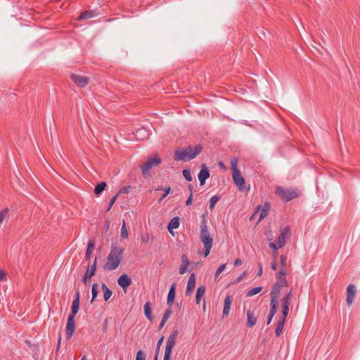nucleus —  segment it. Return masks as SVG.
Masks as SVG:
<instances>
[{
	"label": "nucleus",
	"mask_w": 360,
	"mask_h": 360,
	"mask_svg": "<svg viewBox=\"0 0 360 360\" xmlns=\"http://www.w3.org/2000/svg\"><path fill=\"white\" fill-rule=\"evenodd\" d=\"M174 160L176 161L180 160V149L177 148L174 153Z\"/></svg>",
	"instance_id": "50"
},
{
	"label": "nucleus",
	"mask_w": 360,
	"mask_h": 360,
	"mask_svg": "<svg viewBox=\"0 0 360 360\" xmlns=\"http://www.w3.org/2000/svg\"><path fill=\"white\" fill-rule=\"evenodd\" d=\"M179 224L180 219L179 217H174L171 219L167 226L168 231L170 233V234L174 236L173 229H177L179 226Z\"/></svg>",
	"instance_id": "21"
},
{
	"label": "nucleus",
	"mask_w": 360,
	"mask_h": 360,
	"mask_svg": "<svg viewBox=\"0 0 360 360\" xmlns=\"http://www.w3.org/2000/svg\"><path fill=\"white\" fill-rule=\"evenodd\" d=\"M246 275V272L245 271L242 275H240L236 280V283L240 282Z\"/></svg>",
	"instance_id": "55"
},
{
	"label": "nucleus",
	"mask_w": 360,
	"mask_h": 360,
	"mask_svg": "<svg viewBox=\"0 0 360 360\" xmlns=\"http://www.w3.org/2000/svg\"><path fill=\"white\" fill-rule=\"evenodd\" d=\"M160 190H162V188L160 187L155 189V191H160ZM163 191H165V193L163 195H165V196H167L170 191V187H167V188L163 189Z\"/></svg>",
	"instance_id": "49"
},
{
	"label": "nucleus",
	"mask_w": 360,
	"mask_h": 360,
	"mask_svg": "<svg viewBox=\"0 0 360 360\" xmlns=\"http://www.w3.org/2000/svg\"><path fill=\"white\" fill-rule=\"evenodd\" d=\"M167 321H163V320L162 319L160 323V326H159V329H162L163 328V326H165V323Z\"/></svg>",
	"instance_id": "59"
},
{
	"label": "nucleus",
	"mask_w": 360,
	"mask_h": 360,
	"mask_svg": "<svg viewBox=\"0 0 360 360\" xmlns=\"http://www.w3.org/2000/svg\"><path fill=\"white\" fill-rule=\"evenodd\" d=\"M74 300L79 301V290L76 291V292H75V298L74 299Z\"/></svg>",
	"instance_id": "57"
},
{
	"label": "nucleus",
	"mask_w": 360,
	"mask_h": 360,
	"mask_svg": "<svg viewBox=\"0 0 360 360\" xmlns=\"http://www.w3.org/2000/svg\"><path fill=\"white\" fill-rule=\"evenodd\" d=\"M181 262L183 263V265H181V274H184L186 271V268L188 265V260L187 259V257L184 255H181Z\"/></svg>",
	"instance_id": "34"
},
{
	"label": "nucleus",
	"mask_w": 360,
	"mask_h": 360,
	"mask_svg": "<svg viewBox=\"0 0 360 360\" xmlns=\"http://www.w3.org/2000/svg\"><path fill=\"white\" fill-rule=\"evenodd\" d=\"M7 214H8V210L7 209H5V210H2L1 212H0V225L4 221L6 217L7 216Z\"/></svg>",
	"instance_id": "42"
},
{
	"label": "nucleus",
	"mask_w": 360,
	"mask_h": 360,
	"mask_svg": "<svg viewBox=\"0 0 360 360\" xmlns=\"http://www.w3.org/2000/svg\"><path fill=\"white\" fill-rule=\"evenodd\" d=\"M94 16V13L93 11H87L85 12H83L80 16L79 17V19H88L93 18Z\"/></svg>",
	"instance_id": "33"
},
{
	"label": "nucleus",
	"mask_w": 360,
	"mask_h": 360,
	"mask_svg": "<svg viewBox=\"0 0 360 360\" xmlns=\"http://www.w3.org/2000/svg\"><path fill=\"white\" fill-rule=\"evenodd\" d=\"M141 240L142 243L148 244L150 240V237L149 234L146 233V234L142 235L141 237Z\"/></svg>",
	"instance_id": "39"
},
{
	"label": "nucleus",
	"mask_w": 360,
	"mask_h": 360,
	"mask_svg": "<svg viewBox=\"0 0 360 360\" xmlns=\"http://www.w3.org/2000/svg\"><path fill=\"white\" fill-rule=\"evenodd\" d=\"M280 260H281V269H285L286 271V269H287V262H288V258L285 255H281L280 257Z\"/></svg>",
	"instance_id": "37"
},
{
	"label": "nucleus",
	"mask_w": 360,
	"mask_h": 360,
	"mask_svg": "<svg viewBox=\"0 0 360 360\" xmlns=\"http://www.w3.org/2000/svg\"><path fill=\"white\" fill-rule=\"evenodd\" d=\"M200 228V239L205 247L204 256L206 257L209 255L212 249L213 245V238L210 236L208 231L207 220L205 216H202Z\"/></svg>",
	"instance_id": "2"
},
{
	"label": "nucleus",
	"mask_w": 360,
	"mask_h": 360,
	"mask_svg": "<svg viewBox=\"0 0 360 360\" xmlns=\"http://www.w3.org/2000/svg\"><path fill=\"white\" fill-rule=\"evenodd\" d=\"M106 184L104 181H102L98 184L94 188V193L97 195H100L105 188Z\"/></svg>",
	"instance_id": "31"
},
{
	"label": "nucleus",
	"mask_w": 360,
	"mask_h": 360,
	"mask_svg": "<svg viewBox=\"0 0 360 360\" xmlns=\"http://www.w3.org/2000/svg\"><path fill=\"white\" fill-rule=\"evenodd\" d=\"M271 295V309L269 311V314L271 315H275L277 311V307L278 304V298L279 295H276L273 294H270Z\"/></svg>",
	"instance_id": "19"
},
{
	"label": "nucleus",
	"mask_w": 360,
	"mask_h": 360,
	"mask_svg": "<svg viewBox=\"0 0 360 360\" xmlns=\"http://www.w3.org/2000/svg\"><path fill=\"white\" fill-rule=\"evenodd\" d=\"M98 285L97 283H94L92 285V289H91L92 298H91V302H93L94 301V300L96 298L98 292Z\"/></svg>",
	"instance_id": "35"
},
{
	"label": "nucleus",
	"mask_w": 360,
	"mask_h": 360,
	"mask_svg": "<svg viewBox=\"0 0 360 360\" xmlns=\"http://www.w3.org/2000/svg\"><path fill=\"white\" fill-rule=\"evenodd\" d=\"M292 295V290H290V292H288L285 296H288L289 299L291 300Z\"/></svg>",
	"instance_id": "61"
},
{
	"label": "nucleus",
	"mask_w": 360,
	"mask_h": 360,
	"mask_svg": "<svg viewBox=\"0 0 360 360\" xmlns=\"http://www.w3.org/2000/svg\"><path fill=\"white\" fill-rule=\"evenodd\" d=\"M159 353L155 352L154 360H158Z\"/></svg>",
	"instance_id": "64"
},
{
	"label": "nucleus",
	"mask_w": 360,
	"mask_h": 360,
	"mask_svg": "<svg viewBox=\"0 0 360 360\" xmlns=\"http://www.w3.org/2000/svg\"><path fill=\"white\" fill-rule=\"evenodd\" d=\"M230 163L233 172L232 176L233 182L238 190L243 191L245 188V179L238 168V160L237 158L231 159Z\"/></svg>",
	"instance_id": "3"
},
{
	"label": "nucleus",
	"mask_w": 360,
	"mask_h": 360,
	"mask_svg": "<svg viewBox=\"0 0 360 360\" xmlns=\"http://www.w3.org/2000/svg\"><path fill=\"white\" fill-rule=\"evenodd\" d=\"M161 162V159L157 155L154 158H149L142 166L141 170L144 177L150 174V170L152 167L157 166Z\"/></svg>",
	"instance_id": "6"
},
{
	"label": "nucleus",
	"mask_w": 360,
	"mask_h": 360,
	"mask_svg": "<svg viewBox=\"0 0 360 360\" xmlns=\"http://www.w3.org/2000/svg\"><path fill=\"white\" fill-rule=\"evenodd\" d=\"M259 271L257 273V276H261L262 274V266L261 264H258Z\"/></svg>",
	"instance_id": "53"
},
{
	"label": "nucleus",
	"mask_w": 360,
	"mask_h": 360,
	"mask_svg": "<svg viewBox=\"0 0 360 360\" xmlns=\"http://www.w3.org/2000/svg\"><path fill=\"white\" fill-rule=\"evenodd\" d=\"M124 249L112 245L110 254L108 256L107 262L103 268L107 271H113L116 269L123 259Z\"/></svg>",
	"instance_id": "1"
},
{
	"label": "nucleus",
	"mask_w": 360,
	"mask_h": 360,
	"mask_svg": "<svg viewBox=\"0 0 360 360\" xmlns=\"http://www.w3.org/2000/svg\"><path fill=\"white\" fill-rule=\"evenodd\" d=\"M150 134V130L147 129L145 127H141L136 130V131L134 132V137L137 140H145L148 139Z\"/></svg>",
	"instance_id": "15"
},
{
	"label": "nucleus",
	"mask_w": 360,
	"mask_h": 360,
	"mask_svg": "<svg viewBox=\"0 0 360 360\" xmlns=\"http://www.w3.org/2000/svg\"><path fill=\"white\" fill-rule=\"evenodd\" d=\"M75 330V318L68 316V323L66 325V338L70 340Z\"/></svg>",
	"instance_id": "13"
},
{
	"label": "nucleus",
	"mask_w": 360,
	"mask_h": 360,
	"mask_svg": "<svg viewBox=\"0 0 360 360\" xmlns=\"http://www.w3.org/2000/svg\"><path fill=\"white\" fill-rule=\"evenodd\" d=\"M129 191H130V186H124L120 190V191L117 194L119 195L121 193H128L129 192Z\"/></svg>",
	"instance_id": "46"
},
{
	"label": "nucleus",
	"mask_w": 360,
	"mask_h": 360,
	"mask_svg": "<svg viewBox=\"0 0 360 360\" xmlns=\"http://www.w3.org/2000/svg\"><path fill=\"white\" fill-rule=\"evenodd\" d=\"M191 203H192V193H191L190 196L187 199V200L186 202V205H191Z\"/></svg>",
	"instance_id": "52"
},
{
	"label": "nucleus",
	"mask_w": 360,
	"mask_h": 360,
	"mask_svg": "<svg viewBox=\"0 0 360 360\" xmlns=\"http://www.w3.org/2000/svg\"><path fill=\"white\" fill-rule=\"evenodd\" d=\"M117 196H118V194H117L115 196L112 197V198L110 199V201L109 205H108V208H107V211H109V210L111 209V207H112V206L113 205V204L115 203V200H116V199H117Z\"/></svg>",
	"instance_id": "45"
},
{
	"label": "nucleus",
	"mask_w": 360,
	"mask_h": 360,
	"mask_svg": "<svg viewBox=\"0 0 360 360\" xmlns=\"http://www.w3.org/2000/svg\"><path fill=\"white\" fill-rule=\"evenodd\" d=\"M276 193L285 202H288L298 196L295 191H291L281 187L276 188Z\"/></svg>",
	"instance_id": "7"
},
{
	"label": "nucleus",
	"mask_w": 360,
	"mask_h": 360,
	"mask_svg": "<svg viewBox=\"0 0 360 360\" xmlns=\"http://www.w3.org/2000/svg\"><path fill=\"white\" fill-rule=\"evenodd\" d=\"M205 293V288L203 285L198 287L196 292L195 301L196 304H199L200 302L201 298L203 297Z\"/></svg>",
	"instance_id": "26"
},
{
	"label": "nucleus",
	"mask_w": 360,
	"mask_h": 360,
	"mask_svg": "<svg viewBox=\"0 0 360 360\" xmlns=\"http://www.w3.org/2000/svg\"><path fill=\"white\" fill-rule=\"evenodd\" d=\"M262 288L259 286V287H256V288H254L251 290H250L248 292H247V296L248 297H251V296H253L257 293H259L261 290H262Z\"/></svg>",
	"instance_id": "36"
},
{
	"label": "nucleus",
	"mask_w": 360,
	"mask_h": 360,
	"mask_svg": "<svg viewBox=\"0 0 360 360\" xmlns=\"http://www.w3.org/2000/svg\"><path fill=\"white\" fill-rule=\"evenodd\" d=\"M4 276H5V273L2 270H0V281L3 280Z\"/></svg>",
	"instance_id": "58"
},
{
	"label": "nucleus",
	"mask_w": 360,
	"mask_h": 360,
	"mask_svg": "<svg viewBox=\"0 0 360 360\" xmlns=\"http://www.w3.org/2000/svg\"><path fill=\"white\" fill-rule=\"evenodd\" d=\"M242 260L240 259H236L235 261H234V266H238L242 264Z\"/></svg>",
	"instance_id": "51"
},
{
	"label": "nucleus",
	"mask_w": 360,
	"mask_h": 360,
	"mask_svg": "<svg viewBox=\"0 0 360 360\" xmlns=\"http://www.w3.org/2000/svg\"><path fill=\"white\" fill-rule=\"evenodd\" d=\"M195 275L194 273H192L190 275V277H189V279H188V281L187 283L186 295H188L191 294L195 289Z\"/></svg>",
	"instance_id": "20"
},
{
	"label": "nucleus",
	"mask_w": 360,
	"mask_h": 360,
	"mask_svg": "<svg viewBox=\"0 0 360 360\" xmlns=\"http://www.w3.org/2000/svg\"><path fill=\"white\" fill-rule=\"evenodd\" d=\"M285 275L286 271L285 269H281L276 274V283L274 285L270 294L279 295L281 288L287 285Z\"/></svg>",
	"instance_id": "5"
},
{
	"label": "nucleus",
	"mask_w": 360,
	"mask_h": 360,
	"mask_svg": "<svg viewBox=\"0 0 360 360\" xmlns=\"http://www.w3.org/2000/svg\"><path fill=\"white\" fill-rule=\"evenodd\" d=\"M198 177L200 181V186H203L205 181L210 177V171L205 164L202 165L201 169L198 174Z\"/></svg>",
	"instance_id": "12"
},
{
	"label": "nucleus",
	"mask_w": 360,
	"mask_h": 360,
	"mask_svg": "<svg viewBox=\"0 0 360 360\" xmlns=\"http://www.w3.org/2000/svg\"><path fill=\"white\" fill-rule=\"evenodd\" d=\"M165 197H166V196H165V195H162V196L158 199V202H161Z\"/></svg>",
	"instance_id": "62"
},
{
	"label": "nucleus",
	"mask_w": 360,
	"mask_h": 360,
	"mask_svg": "<svg viewBox=\"0 0 360 360\" xmlns=\"http://www.w3.org/2000/svg\"><path fill=\"white\" fill-rule=\"evenodd\" d=\"M269 248H270L271 249H272V250H275V251H276L278 249H279V248H278V244H277V243L276 244V243H273V242H270V243H269Z\"/></svg>",
	"instance_id": "48"
},
{
	"label": "nucleus",
	"mask_w": 360,
	"mask_h": 360,
	"mask_svg": "<svg viewBox=\"0 0 360 360\" xmlns=\"http://www.w3.org/2000/svg\"><path fill=\"white\" fill-rule=\"evenodd\" d=\"M175 284H173L169 291L168 296H167V304L171 307L174 300L175 297Z\"/></svg>",
	"instance_id": "24"
},
{
	"label": "nucleus",
	"mask_w": 360,
	"mask_h": 360,
	"mask_svg": "<svg viewBox=\"0 0 360 360\" xmlns=\"http://www.w3.org/2000/svg\"><path fill=\"white\" fill-rule=\"evenodd\" d=\"M219 200V197L217 195L212 196L210 200V208L212 210Z\"/></svg>",
	"instance_id": "38"
},
{
	"label": "nucleus",
	"mask_w": 360,
	"mask_h": 360,
	"mask_svg": "<svg viewBox=\"0 0 360 360\" xmlns=\"http://www.w3.org/2000/svg\"><path fill=\"white\" fill-rule=\"evenodd\" d=\"M60 343H61V338L59 337L58 340V345H57V347L58 349L59 348L60 345Z\"/></svg>",
	"instance_id": "63"
},
{
	"label": "nucleus",
	"mask_w": 360,
	"mask_h": 360,
	"mask_svg": "<svg viewBox=\"0 0 360 360\" xmlns=\"http://www.w3.org/2000/svg\"><path fill=\"white\" fill-rule=\"evenodd\" d=\"M257 323V318L250 310L247 311V326L252 328Z\"/></svg>",
	"instance_id": "23"
},
{
	"label": "nucleus",
	"mask_w": 360,
	"mask_h": 360,
	"mask_svg": "<svg viewBox=\"0 0 360 360\" xmlns=\"http://www.w3.org/2000/svg\"><path fill=\"white\" fill-rule=\"evenodd\" d=\"M120 238L121 240L127 239L128 238V231L127 229L126 223L124 220H123L121 227Z\"/></svg>",
	"instance_id": "32"
},
{
	"label": "nucleus",
	"mask_w": 360,
	"mask_h": 360,
	"mask_svg": "<svg viewBox=\"0 0 360 360\" xmlns=\"http://www.w3.org/2000/svg\"><path fill=\"white\" fill-rule=\"evenodd\" d=\"M117 283L125 290L131 284V279L127 274H123L118 278Z\"/></svg>",
	"instance_id": "16"
},
{
	"label": "nucleus",
	"mask_w": 360,
	"mask_h": 360,
	"mask_svg": "<svg viewBox=\"0 0 360 360\" xmlns=\"http://www.w3.org/2000/svg\"><path fill=\"white\" fill-rule=\"evenodd\" d=\"M270 210V204L269 202H265L263 206L258 205L257 210L256 211L257 214L259 213V220L258 221H262L269 214Z\"/></svg>",
	"instance_id": "14"
},
{
	"label": "nucleus",
	"mask_w": 360,
	"mask_h": 360,
	"mask_svg": "<svg viewBox=\"0 0 360 360\" xmlns=\"http://www.w3.org/2000/svg\"><path fill=\"white\" fill-rule=\"evenodd\" d=\"M163 340H164V337H162L158 342V344H157V347H156V349H155V352L157 353H159L160 352V347L163 342Z\"/></svg>",
	"instance_id": "47"
},
{
	"label": "nucleus",
	"mask_w": 360,
	"mask_h": 360,
	"mask_svg": "<svg viewBox=\"0 0 360 360\" xmlns=\"http://www.w3.org/2000/svg\"><path fill=\"white\" fill-rule=\"evenodd\" d=\"M290 229L288 226H285L281 229V234L276 240L278 248H282L286 243V239L290 237Z\"/></svg>",
	"instance_id": "8"
},
{
	"label": "nucleus",
	"mask_w": 360,
	"mask_h": 360,
	"mask_svg": "<svg viewBox=\"0 0 360 360\" xmlns=\"http://www.w3.org/2000/svg\"><path fill=\"white\" fill-rule=\"evenodd\" d=\"M170 354L171 353L165 352L164 355V359L163 360H170Z\"/></svg>",
	"instance_id": "54"
},
{
	"label": "nucleus",
	"mask_w": 360,
	"mask_h": 360,
	"mask_svg": "<svg viewBox=\"0 0 360 360\" xmlns=\"http://www.w3.org/2000/svg\"><path fill=\"white\" fill-rule=\"evenodd\" d=\"M226 264L220 265L215 272V278L218 277L219 275L225 269Z\"/></svg>",
	"instance_id": "44"
},
{
	"label": "nucleus",
	"mask_w": 360,
	"mask_h": 360,
	"mask_svg": "<svg viewBox=\"0 0 360 360\" xmlns=\"http://www.w3.org/2000/svg\"><path fill=\"white\" fill-rule=\"evenodd\" d=\"M96 265H97V258L95 257L94 261L92 264V265L86 270L85 272L84 276H83V282L85 285H89V279L94 276L96 270Z\"/></svg>",
	"instance_id": "9"
},
{
	"label": "nucleus",
	"mask_w": 360,
	"mask_h": 360,
	"mask_svg": "<svg viewBox=\"0 0 360 360\" xmlns=\"http://www.w3.org/2000/svg\"><path fill=\"white\" fill-rule=\"evenodd\" d=\"M79 309V301L73 300L72 304L71 313L69 314L68 316H72V317L75 318L77 313L78 312Z\"/></svg>",
	"instance_id": "28"
},
{
	"label": "nucleus",
	"mask_w": 360,
	"mask_h": 360,
	"mask_svg": "<svg viewBox=\"0 0 360 360\" xmlns=\"http://www.w3.org/2000/svg\"><path fill=\"white\" fill-rule=\"evenodd\" d=\"M178 334V330H176L169 335L167 341L166 348L165 351V352L172 353V351L175 345Z\"/></svg>",
	"instance_id": "10"
},
{
	"label": "nucleus",
	"mask_w": 360,
	"mask_h": 360,
	"mask_svg": "<svg viewBox=\"0 0 360 360\" xmlns=\"http://www.w3.org/2000/svg\"><path fill=\"white\" fill-rule=\"evenodd\" d=\"M285 322V319H284V316H283L282 319L278 321L276 328L275 330V333L277 337H279L282 335Z\"/></svg>",
	"instance_id": "25"
},
{
	"label": "nucleus",
	"mask_w": 360,
	"mask_h": 360,
	"mask_svg": "<svg viewBox=\"0 0 360 360\" xmlns=\"http://www.w3.org/2000/svg\"><path fill=\"white\" fill-rule=\"evenodd\" d=\"M146 355L142 350H139L136 353V360H145Z\"/></svg>",
	"instance_id": "41"
},
{
	"label": "nucleus",
	"mask_w": 360,
	"mask_h": 360,
	"mask_svg": "<svg viewBox=\"0 0 360 360\" xmlns=\"http://www.w3.org/2000/svg\"><path fill=\"white\" fill-rule=\"evenodd\" d=\"M290 302L291 300L289 299L288 296H285L282 300V315L284 316V319H286L288 316Z\"/></svg>",
	"instance_id": "18"
},
{
	"label": "nucleus",
	"mask_w": 360,
	"mask_h": 360,
	"mask_svg": "<svg viewBox=\"0 0 360 360\" xmlns=\"http://www.w3.org/2000/svg\"><path fill=\"white\" fill-rule=\"evenodd\" d=\"M202 150L201 145L188 146L181 148V161L188 162L195 158Z\"/></svg>",
	"instance_id": "4"
},
{
	"label": "nucleus",
	"mask_w": 360,
	"mask_h": 360,
	"mask_svg": "<svg viewBox=\"0 0 360 360\" xmlns=\"http://www.w3.org/2000/svg\"><path fill=\"white\" fill-rule=\"evenodd\" d=\"M171 313H172V310H171V308L169 307V309H167L164 314H163V316H162V320L163 321H167L169 317V316L171 315Z\"/></svg>",
	"instance_id": "43"
},
{
	"label": "nucleus",
	"mask_w": 360,
	"mask_h": 360,
	"mask_svg": "<svg viewBox=\"0 0 360 360\" xmlns=\"http://www.w3.org/2000/svg\"><path fill=\"white\" fill-rule=\"evenodd\" d=\"M143 308H144V314H145L146 317L148 320L152 321L153 316H152V314H151L150 303L149 302H146L144 304Z\"/></svg>",
	"instance_id": "30"
},
{
	"label": "nucleus",
	"mask_w": 360,
	"mask_h": 360,
	"mask_svg": "<svg viewBox=\"0 0 360 360\" xmlns=\"http://www.w3.org/2000/svg\"><path fill=\"white\" fill-rule=\"evenodd\" d=\"M102 290L103 292V298L105 301H108L112 296V292L110 290L105 283H102Z\"/></svg>",
	"instance_id": "27"
},
{
	"label": "nucleus",
	"mask_w": 360,
	"mask_h": 360,
	"mask_svg": "<svg viewBox=\"0 0 360 360\" xmlns=\"http://www.w3.org/2000/svg\"><path fill=\"white\" fill-rule=\"evenodd\" d=\"M274 316V315L269 314V318H268V321H267L268 325L271 323Z\"/></svg>",
	"instance_id": "60"
},
{
	"label": "nucleus",
	"mask_w": 360,
	"mask_h": 360,
	"mask_svg": "<svg viewBox=\"0 0 360 360\" xmlns=\"http://www.w3.org/2000/svg\"><path fill=\"white\" fill-rule=\"evenodd\" d=\"M94 248V241L89 240L88 243V245H87V248H86V255H85L86 261H88L90 259V257L93 252Z\"/></svg>",
	"instance_id": "29"
},
{
	"label": "nucleus",
	"mask_w": 360,
	"mask_h": 360,
	"mask_svg": "<svg viewBox=\"0 0 360 360\" xmlns=\"http://www.w3.org/2000/svg\"><path fill=\"white\" fill-rule=\"evenodd\" d=\"M232 303V299L230 295H227L224 300V306L223 309V316H227L230 312V308Z\"/></svg>",
	"instance_id": "22"
},
{
	"label": "nucleus",
	"mask_w": 360,
	"mask_h": 360,
	"mask_svg": "<svg viewBox=\"0 0 360 360\" xmlns=\"http://www.w3.org/2000/svg\"><path fill=\"white\" fill-rule=\"evenodd\" d=\"M72 81L80 87H85L89 81V78L86 76H82L76 74L71 75Z\"/></svg>",
	"instance_id": "11"
},
{
	"label": "nucleus",
	"mask_w": 360,
	"mask_h": 360,
	"mask_svg": "<svg viewBox=\"0 0 360 360\" xmlns=\"http://www.w3.org/2000/svg\"><path fill=\"white\" fill-rule=\"evenodd\" d=\"M356 295V287L353 284H349L347 288V303L351 305L354 301Z\"/></svg>",
	"instance_id": "17"
},
{
	"label": "nucleus",
	"mask_w": 360,
	"mask_h": 360,
	"mask_svg": "<svg viewBox=\"0 0 360 360\" xmlns=\"http://www.w3.org/2000/svg\"><path fill=\"white\" fill-rule=\"evenodd\" d=\"M182 174L187 181H191L192 180V176L188 169H184L182 171Z\"/></svg>",
	"instance_id": "40"
},
{
	"label": "nucleus",
	"mask_w": 360,
	"mask_h": 360,
	"mask_svg": "<svg viewBox=\"0 0 360 360\" xmlns=\"http://www.w3.org/2000/svg\"><path fill=\"white\" fill-rule=\"evenodd\" d=\"M271 269L274 270V271H276V269H277V264L275 261H274L271 264Z\"/></svg>",
	"instance_id": "56"
}]
</instances>
